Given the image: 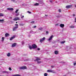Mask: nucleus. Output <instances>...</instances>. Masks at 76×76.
<instances>
[{
	"label": "nucleus",
	"instance_id": "obj_2",
	"mask_svg": "<svg viewBox=\"0 0 76 76\" xmlns=\"http://www.w3.org/2000/svg\"><path fill=\"white\" fill-rule=\"evenodd\" d=\"M39 60H41V59H39V58H37L36 60H34V61H37V63L39 64L41 63V61H39Z\"/></svg>",
	"mask_w": 76,
	"mask_h": 76
},
{
	"label": "nucleus",
	"instance_id": "obj_23",
	"mask_svg": "<svg viewBox=\"0 0 76 76\" xmlns=\"http://www.w3.org/2000/svg\"><path fill=\"white\" fill-rule=\"evenodd\" d=\"M20 26H23L24 25V24H23V23H20L19 24Z\"/></svg>",
	"mask_w": 76,
	"mask_h": 76
},
{
	"label": "nucleus",
	"instance_id": "obj_14",
	"mask_svg": "<svg viewBox=\"0 0 76 76\" xmlns=\"http://www.w3.org/2000/svg\"><path fill=\"white\" fill-rule=\"evenodd\" d=\"M2 73H6V74H7L8 73H9V72H7V71H3L2 72Z\"/></svg>",
	"mask_w": 76,
	"mask_h": 76
},
{
	"label": "nucleus",
	"instance_id": "obj_16",
	"mask_svg": "<svg viewBox=\"0 0 76 76\" xmlns=\"http://www.w3.org/2000/svg\"><path fill=\"white\" fill-rule=\"evenodd\" d=\"M58 52L57 50H56L55 51V54H58Z\"/></svg>",
	"mask_w": 76,
	"mask_h": 76
},
{
	"label": "nucleus",
	"instance_id": "obj_43",
	"mask_svg": "<svg viewBox=\"0 0 76 76\" xmlns=\"http://www.w3.org/2000/svg\"><path fill=\"white\" fill-rule=\"evenodd\" d=\"M16 15L17 16H18V15H19V13L17 14H16Z\"/></svg>",
	"mask_w": 76,
	"mask_h": 76
},
{
	"label": "nucleus",
	"instance_id": "obj_52",
	"mask_svg": "<svg viewBox=\"0 0 76 76\" xmlns=\"http://www.w3.org/2000/svg\"><path fill=\"white\" fill-rule=\"evenodd\" d=\"M18 23V22H16V23Z\"/></svg>",
	"mask_w": 76,
	"mask_h": 76
},
{
	"label": "nucleus",
	"instance_id": "obj_38",
	"mask_svg": "<svg viewBox=\"0 0 76 76\" xmlns=\"http://www.w3.org/2000/svg\"><path fill=\"white\" fill-rule=\"evenodd\" d=\"M28 12L30 14H31V12L29 11H28Z\"/></svg>",
	"mask_w": 76,
	"mask_h": 76
},
{
	"label": "nucleus",
	"instance_id": "obj_27",
	"mask_svg": "<svg viewBox=\"0 0 76 76\" xmlns=\"http://www.w3.org/2000/svg\"><path fill=\"white\" fill-rule=\"evenodd\" d=\"M3 21H4V19L0 20V22H3Z\"/></svg>",
	"mask_w": 76,
	"mask_h": 76
},
{
	"label": "nucleus",
	"instance_id": "obj_5",
	"mask_svg": "<svg viewBox=\"0 0 76 76\" xmlns=\"http://www.w3.org/2000/svg\"><path fill=\"white\" fill-rule=\"evenodd\" d=\"M32 48H33V49H35V48H37V45H36L34 44L32 45Z\"/></svg>",
	"mask_w": 76,
	"mask_h": 76
},
{
	"label": "nucleus",
	"instance_id": "obj_33",
	"mask_svg": "<svg viewBox=\"0 0 76 76\" xmlns=\"http://www.w3.org/2000/svg\"><path fill=\"white\" fill-rule=\"evenodd\" d=\"M9 70H10V71L12 70V68H9Z\"/></svg>",
	"mask_w": 76,
	"mask_h": 76
},
{
	"label": "nucleus",
	"instance_id": "obj_3",
	"mask_svg": "<svg viewBox=\"0 0 76 76\" xmlns=\"http://www.w3.org/2000/svg\"><path fill=\"white\" fill-rule=\"evenodd\" d=\"M47 71L48 72H50L51 73H56L54 72V71L53 70H52L51 69L48 70Z\"/></svg>",
	"mask_w": 76,
	"mask_h": 76
},
{
	"label": "nucleus",
	"instance_id": "obj_4",
	"mask_svg": "<svg viewBox=\"0 0 76 76\" xmlns=\"http://www.w3.org/2000/svg\"><path fill=\"white\" fill-rule=\"evenodd\" d=\"M45 39V37H43L42 38L40 39V42H42Z\"/></svg>",
	"mask_w": 76,
	"mask_h": 76
},
{
	"label": "nucleus",
	"instance_id": "obj_49",
	"mask_svg": "<svg viewBox=\"0 0 76 76\" xmlns=\"http://www.w3.org/2000/svg\"><path fill=\"white\" fill-rule=\"evenodd\" d=\"M75 22H76V18H75Z\"/></svg>",
	"mask_w": 76,
	"mask_h": 76
},
{
	"label": "nucleus",
	"instance_id": "obj_35",
	"mask_svg": "<svg viewBox=\"0 0 76 76\" xmlns=\"http://www.w3.org/2000/svg\"><path fill=\"white\" fill-rule=\"evenodd\" d=\"M51 67H52V68H54V66H51Z\"/></svg>",
	"mask_w": 76,
	"mask_h": 76
},
{
	"label": "nucleus",
	"instance_id": "obj_17",
	"mask_svg": "<svg viewBox=\"0 0 76 76\" xmlns=\"http://www.w3.org/2000/svg\"><path fill=\"white\" fill-rule=\"evenodd\" d=\"M29 48L30 50H32V47L31 45H29Z\"/></svg>",
	"mask_w": 76,
	"mask_h": 76
},
{
	"label": "nucleus",
	"instance_id": "obj_45",
	"mask_svg": "<svg viewBox=\"0 0 76 76\" xmlns=\"http://www.w3.org/2000/svg\"><path fill=\"white\" fill-rule=\"evenodd\" d=\"M12 76H16V75H12Z\"/></svg>",
	"mask_w": 76,
	"mask_h": 76
},
{
	"label": "nucleus",
	"instance_id": "obj_36",
	"mask_svg": "<svg viewBox=\"0 0 76 76\" xmlns=\"http://www.w3.org/2000/svg\"><path fill=\"white\" fill-rule=\"evenodd\" d=\"M49 1H50V3H52V2L53 1H52V0H50Z\"/></svg>",
	"mask_w": 76,
	"mask_h": 76
},
{
	"label": "nucleus",
	"instance_id": "obj_29",
	"mask_svg": "<svg viewBox=\"0 0 76 76\" xmlns=\"http://www.w3.org/2000/svg\"><path fill=\"white\" fill-rule=\"evenodd\" d=\"M58 12H61V9H59L58 10Z\"/></svg>",
	"mask_w": 76,
	"mask_h": 76
},
{
	"label": "nucleus",
	"instance_id": "obj_20",
	"mask_svg": "<svg viewBox=\"0 0 76 76\" xmlns=\"http://www.w3.org/2000/svg\"><path fill=\"white\" fill-rule=\"evenodd\" d=\"M7 56H8V57H10V53H8Z\"/></svg>",
	"mask_w": 76,
	"mask_h": 76
},
{
	"label": "nucleus",
	"instance_id": "obj_15",
	"mask_svg": "<svg viewBox=\"0 0 76 76\" xmlns=\"http://www.w3.org/2000/svg\"><path fill=\"white\" fill-rule=\"evenodd\" d=\"M10 35L9 34L7 33L5 34V37H7V36H9Z\"/></svg>",
	"mask_w": 76,
	"mask_h": 76
},
{
	"label": "nucleus",
	"instance_id": "obj_48",
	"mask_svg": "<svg viewBox=\"0 0 76 76\" xmlns=\"http://www.w3.org/2000/svg\"><path fill=\"white\" fill-rule=\"evenodd\" d=\"M28 60L27 59L26 60H25L24 61H28Z\"/></svg>",
	"mask_w": 76,
	"mask_h": 76
},
{
	"label": "nucleus",
	"instance_id": "obj_42",
	"mask_svg": "<svg viewBox=\"0 0 76 76\" xmlns=\"http://www.w3.org/2000/svg\"><path fill=\"white\" fill-rule=\"evenodd\" d=\"M23 18H24V16L23 15L22 17H21V19H22Z\"/></svg>",
	"mask_w": 76,
	"mask_h": 76
},
{
	"label": "nucleus",
	"instance_id": "obj_51",
	"mask_svg": "<svg viewBox=\"0 0 76 76\" xmlns=\"http://www.w3.org/2000/svg\"><path fill=\"white\" fill-rule=\"evenodd\" d=\"M12 17H10V19H12Z\"/></svg>",
	"mask_w": 76,
	"mask_h": 76
},
{
	"label": "nucleus",
	"instance_id": "obj_21",
	"mask_svg": "<svg viewBox=\"0 0 76 76\" xmlns=\"http://www.w3.org/2000/svg\"><path fill=\"white\" fill-rule=\"evenodd\" d=\"M43 29V28L42 27H41L39 28V30H40V31H41V30H42Z\"/></svg>",
	"mask_w": 76,
	"mask_h": 76
},
{
	"label": "nucleus",
	"instance_id": "obj_41",
	"mask_svg": "<svg viewBox=\"0 0 76 76\" xmlns=\"http://www.w3.org/2000/svg\"><path fill=\"white\" fill-rule=\"evenodd\" d=\"M11 0V1H13V2L15 1V0Z\"/></svg>",
	"mask_w": 76,
	"mask_h": 76
},
{
	"label": "nucleus",
	"instance_id": "obj_34",
	"mask_svg": "<svg viewBox=\"0 0 76 76\" xmlns=\"http://www.w3.org/2000/svg\"><path fill=\"white\" fill-rule=\"evenodd\" d=\"M33 28H37V26H34L33 27Z\"/></svg>",
	"mask_w": 76,
	"mask_h": 76
},
{
	"label": "nucleus",
	"instance_id": "obj_37",
	"mask_svg": "<svg viewBox=\"0 0 76 76\" xmlns=\"http://www.w3.org/2000/svg\"><path fill=\"white\" fill-rule=\"evenodd\" d=\"M76 65V63H74V66H75Z\"/></svg>",
	"mask_w": 76,
	"mask_h": 76
},
{
	"label": "nucleus",
	"instance_id": "obj_1",
	"mask_svg": "<svg viewBox=\"0 0 76 76\" xmlns=\"http://www.w3.org/2000/svg\"><path fill=\"white\" fill-rule=\"evenodd\" d=\"M19 69L20 70H25V69H26V66H20L19 67Z\"/></svg>",
	"mask_w": 76,
	"mask_h": 76
},
{
	"label": "nucleus",
	"instance_id": "obj_26",
	"mask_svg": "<svg viewBox=\"0 0 76 76\" xmlns=\"http://www.w3.org/2000/svg\"><path fill=\"white\" fill-rule=\"evenodd\" d=\"M65 42V41H64L61 42V44H64V43Z\"/></svg>",
	"mask_w": 76,
	"mask_h": 76
},
{
	"label": "nucleus",
	"instance_id": "obj_6",
	"mask_svg": "<svg viewBox=\"0 0 76 76\" xmlns=\"http://www.w3.org/2000/svg\"><path fill=\"white\" fill-rule=\"evenodd\" d=\"M13 20H20V19H19V17H16Z\"/></svg>",
	"mask_w": 76,
	"mask_h": 76
},
{
	"label": "nucleus",
	"instance_id": "obj_7",
	"mask_svg": "<svg viewBox=\"0 0 76 76\" xmlns=\"http://www.w3.org/2000/svg\"><path fill=\"white\" fill-rule=\"evenodd\" d=\"M72 7V5H67L66 6V9H69V8H70Z\"/></svg>",
	"mask_w": 76,
	"mask_h": 76
},
{
	"label": "nucleus",
	"instance_id": "obj_13",
	"mask_svg": "<svg viewBox=\"0 0 76 76\" xmlns=\"http://www.w3.org/2000/svg\"><path fill=\"white\" fill-rule=\"evenodd\" d=\"M15 38V36H13L11 38H10V41H12V39H14V38Z\"/></svg>",
	"mask_w": 76,
	"mask_h": 76
},
{
	"label": "nucleus",
	"instance_id": "obj_22",
	"mask_svg": "<svg viewBox=\"0 0 76 76\" xmlns=\"http://www.w3.org/2000/svg\"><path fill=\"white\" fill-rule=\"evenodd\" d=\"M34 6H38L39 5V4L38 3H36L35 4H34Z\"/></svg>",
	"mask_w": 76,
	"mask_h": 76
},
{
	"label": "nucleus",
	"instance_id": "obj_50",
	"mask_svg": "<svg viewBox=\"0 0 76 76\" xmlns=\"http://www.w3.org/2000/svg\"><path fill=\"white\" fill-rule=\"evenodd\" d=\"M45 16H48V15H45Z\"/></svg>",
	"mask_w": 76,
	"mask_h": 76
},
{
	"label": "nucleus",
	"instance_id": "obj_30",
	"mask_svg": "<svg viewBox=\"0 0 76 76\" xmlns=\"http://www.w3.org/2000/svg\"><path fill=\"white\" fill-rule=\"evenodd\" d=\"M35 23L34 21H33L31 22V23Z\"/></svg>",
	"mask_w": 76,
	"mask_h": 76
},
{
	"label": "nucleus",
	"instance_id": "obj_9",
	"mask_svg": "<svg viewBox=\"0 0 76 76\" xmlns=\"http://www.w3.org/2000/svg\"><path fill=\"white\" fill-rule=\"evenodd\" d=\"M17 28H18V26H16L14 27L13 28V31H16V29Z\"/></svg>",
	"mask_w": 76,
	"mask_h": 76
},
{
	"label": "nucleus",
	"instance_id": "obj_32",
	"mask_svg": "<svg viewBox=\"0 0 76 76\" xmlns=\"http://www.w3.org/2000/svg\"><path fill=\"white\" fill-rule=\"evenodd\" d=\"M20 75L19 74L16 75V76H20Z\"/></svg>",
	"mask_w": 76,
	"mask_h": 76
},
{
	"label": "nucleus",
	"instance_id": "obj_40",
	"mask_svg": "<svg viewBox=\"0 0 76 76\" xmlns=\"http://www.w3.org/2000/svg\"><path fill=\"white\" fill-rule=\"evenodd\" d=\"M46 34H48V31H46Z\"/></svg>",
	"mask_w": 76,
	"mask_h": 76
},
{
	"label": "nucleus",
	"instance_id": "obj_54",
	"mask_svg": "<svg viewBox=\"0 0 76 76\" xmlns=\"http://www.w3.org/2000/svg\"><path fill=\"white\" fill-rule=\"evenodd\" d=\"M0 76H2V75H0Z\"/></svg>",
	"mask_w": 76,
	"mask_h": 76
},
{
	"label": "nucleus",
	"instance_id": "obj_8",
	"mask_svg": "<svg viewBox=\"0 0 76 76\" xmlns=\"http://www.w3.org/2000/svg\"><path fill=\"white\" fill-rule=\"evenodd\" d=\"M16 44H17L16 43H13L12 45V47H15V46L16 45Z\"/></svg>",
	"mask_w": 76,
	"mask_h": 76
},
{
	"label": "nucleus",
	"instance_id": "obj_53",
	"mask_svg": "<svg viewBox=\"0 0 76 76\" xmlns=\"http://www.w3.org/2000/svg\"><path fill=\"white\" fill-rule=\"evenodd\" d=\"M75 7H76V5L75 6Z\"/></svg>",
	"mask_w": 76,
	"mask_h": 76
},
{
	"label": "nucleus",
	"instance_id": "obj_10",
	"mask_svg": "<svg viewBox=\"0 0 76 76\" xmlns=\"http://www.w3.org/2000/svg\"><path fill=\"white\" fill-rule=\"evenodd\" d=\"M53 36L52 35L50 37L48 41H51V40L53 39Z\"/></svg>",
	"mask_w": 76,
	"mask_h": 76
},
{
	"label": "nucleus",
	"instance_id": "obj_46",
	"mask_svg": "<svg viewBox=\"0 0 76 76\" xmlns=\"http://www.w3.org/2000/svg\"><path fill=\"white\" fill-rule=\"evenodd\" d=\"M57 25H58V24H56V26H57Z\"/></svg>",
	"mask_w": 76,
	"mask_h": 76
},
{
	"label": "nucleus",
	"instance_id": "obj_55",
	"mask_svg": "<svg viewBox=\"0 0 76 76\" xmlns=\"http://www.w3.org/2000/svg\"><path fill=\"white\" fill-rule=\"evenodd\" d=\"M2 76H4V75H2Z\"/></svg>",
	"mask_w": 76,
	"mask_h": 76
},
{
	"label": "nucleus",
	"instance_id": "obj_12",
	"mask_svg": "<svg viewBox=\"0 0 76 76\" xmlns=\"http://www.w3.org/2000/svg\"><path fill=\"white\" fill-rule=\"evenodd\" d=\"M60 27L61 28H63L64 27V24H61L60 25Z\"/></svg>",
	"mask_w": 76,
	"mask_h": 76
},
{
	"label": "nucleus",
	"instance_id": "obj_44",
	"mask_svg": "<svg viewBox=\"0 0 76 76\" xmlns=\"http://www.w3.org/2000/svg\"><path fill=\"white\" fill-rule=\"evenodd\" d=\"M15 26H18V24H15Z\"/></svg>",
	"mask_w": 76,
	"mask_h": 76
},
{
	"label": "nucleus",
	"instance_id": "obj_31",
	"mask_svg": "<svg viewBox=\"0 0 76 76\" xmlns=\"http://www.w3.org/2000/svg\"><path fill=\"white\" fill-rule=\"evenodd\" d=\"M37 50L38 51H40V48H37Z\"/></svg>",
	"mask_w": 76,
	"mask_h": 76
},
{
	"label": "nucleus",
	"instance_id": "obj_39",
	"mask_svg": "<svg viewBox=\"0 0 76 76\" xmlns=\"http://www.w3.org/2000/svg\"><path fill=\"white\" fill-rule=\"evenodd\" d=\"M22 45H23V44H24V42H22Z\"/></svg>",
	"mask_w": 76,
	"mask_h": 76
},
{
	"label": "nucleus",
	"instance_id": "obj_28",
	"mask_svg": "<svg viewBox=\"0 0 76 76\" xmlns=\"http://www.w3.org/2000/svg\"><path fill=\"white\" fill-rule=\"evenodd\" d=\"M44 76H47V73H45L44 74Z\"/></svg>",
	"mask_w": 76,
	"mask_h": 76
},
{
	"label": "nucleus",
	"instance_id": "obj_18",
	"mask_svg": "<svg viewBox=\"0 0 76 76\" xmlns=\"http://www.w3.org/2000/svg\"><path fill=\"white\" fill-rule=\"evenodd\" d=\"M70 28H75V26H71L69 27Z\"/></svg>",
	"mask_w": 76,
	"mask_h": 76
},
{
	"label": "nucleus",
	"instance_id": "obj_24",
	"mask_svg": "<svg viewBox=\"0 0 76 76\" xmlns=\"http://www.w3.org/2000/svg\"><path fill=\"white\" fill-rule=\"evenodd\" d=\"M1 16H3V13L0 14V17H1Z\"/></svg>",
	"mask_w": 76,
	"mask_h": 76
},
{
	"label": "nucleus",
	"instance_id": "obj_25",
	"mask_svg": "<svg viewBox=\"0 0 76 76\" xmlns=\"http://www.w3.org/2000/svg\"><path fill=\"white\" fill-rule=\"evenodd\" d=\"M19 11V9L17 10L16 11H15V13H18V12Z\"/></svg>",
	"mask_w": 76,
	"mask_h": 76
},
{
	"label": "nucleus",
	"instance_id": "obj_47",
	"mask_svg": "<svg viewBox=\"0 0 76 76\" xmlns=\"http://www.w3.org/2000/svg\"><path fill=\"white\" fill-rule=\"evenodd\" d=\"M73 16H75V14H73Z\"/></svg>",
	"mask_w": 76,
	"mask_h": 76
},
{
	"label": "nucleus",
	"instance_id": "obj_19",
	"mask_svg": "<svg viewBox=\"0 0 76 76\" xmlns=\"http://www.w3.org/2000/svg\"><path fill=\"white\" fill-rule=\"evenodd\" d=\"M4 37H3L2 38V42H3V41H4Z\"/></svg>",
	"mask_w": 76,
	"mask_h": 76
},
{
	"label": "nucleus",
	"instance_id": "obj_11",
	"mask_svg": "<svg viewBox=\"0 0 76 76\" xmlns=\"http://www.w3.org/2000/svg\"><path fill=\"white\" fill-rule=\"evenodd\" d=\"M7 10H13V8H7Z\"/></svg>",
	"mask_w": 76,
	"mask_h": 76
}]
</instances>
